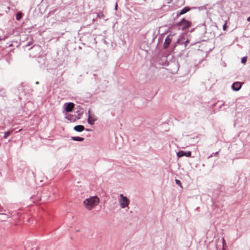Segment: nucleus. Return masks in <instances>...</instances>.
Instances as JSON below:
<instances>
[{
    "instance_id": "nucleus-28",
    "label": "nucleus",
    "mask_w": 250,
    "mask_h": 250,
    "mask_svg": "<svg viewBox=\"0 0 250 250\" xmlns=\"http://www.w3.org/2000/svg\"><path fill=\"white\" fill-rule=\"evenodd\" d=\"M224 105V104H222L221 105L219 106V108H221V107Z\"/></svg>"
},
{
    "instance_id": "nucleus-11",
    "label": "nucleus",
    "mask_w": 250,
    "mask_h": 250,
    "mask_svg": "<svg viewBox=\"0 0 250 250\" xmlns=\"http://www.w3.org/2000/svg\"><path fill=\"white\" fill-rule=\"evenodd\" d=\"M88 114L89 116L87 119V122L89 124L92 125L96 121V119L90 115V110H88Z\"/></svg>"
},
{
    "instance_id": "nucleus-24",
    "label": "nucleus",
    "mask_w": 250,
    "mask_h": 250,
    "mask_svg": "<svg viewBox=\"0 0 250 250\" xmlns=\"http://www.w3.org/2000/svg\"><path fill=\"white\" fill-rule=\"evenodd\" d=\"M222 241H223V246L224 245V244H225V239L224 238H222Z\"/></svg>"
},
{
    "instance_id": "nucleus-1",
    "label": "nucleus",
    "mask_w": 250,
    "mask_h": 250,
    "mask_svg": "<svg viewBox=\"0 0 250 250\" xmlns=\"http://www.w3.org/2000/svg\"><path fill=\"white\" fill-rule=\"evenodd\" d=\"M83 203L87 209L91 210L99 204V198L97 196H91L84 200Z\"/></svg>"
},
{
    "instance_id": "nucleus-25",
    "label": "nucleus",
    "mask_w": 250,
    "mask_h": 250,
    "mask_svg": "<svg viewBox=\"0 0 250 250\" xmlns=\"http://www.w3.org/2000/svg\"><path fill=\"white\" fill-rule=\"evenodd\" d=\"M117 3H116V5H115V10H117Z\"/></svg>"
},
{
    "instance_id": "nucleus-9",
    "label": "nucleus",
    "mask_w": 250,
    "mask_h": 250,
    "mask_svg": "<svg viewBox=\"0 0 250 250\" xmlns=\"http://www.w3.org/2000/svg\"><path fill=\"white\" fill-rule=\"evenodd\" d=\"M189 10H190V8L188 7V6L185 7L181 10H180V11L179 12L177 13V15L179 16V15H183V14L187 13Z\"/></svg>"
},
{
    "instance_id": "nucleus-22",
    "label": "nucleus",
    "mask_w": 250,
    "mask_h": 250,
    "mask_svg": "<svg viewBox=\"0 0 250 250\" xmlns=\"http://www.w3.org/2000/svg\"><path fill=\"white\" fill-rule=\"evenodd\" d=\"M189 42V41L188 39H187L185 41H184V43L185 45V46L186 47L187 45V44Z\"/></svg>"
},
{
    "instance_id": "nucleus-27",
    "label": "nucleus",
    "mask_w": 250,
    "mask_h": 250,
    "mask_svg": "<svg viewBox=\"0 0 250 250\" xmlns=\"http://www.w3.org/2000/svg\"><path fill=\"white\" fill-rule=\"evenodd\" d=\"M174 64H175L177 67V68L178 69L179 67H178V64L177 63H174Z\"/></svg>"
},
{
    "instance_id": "nucleus-18",
    "label": "nucleus",
    "mask_w": 250,
    "mask_h": 250,
    "mask_svg": "<svg viewBox=\"0 0 250 250\" xmlns=\"http://www.w3.org/2000/svg\"><path fill=\"white\" fill-rule=\"evenodd\" d=\"M83 112V111H81V110H77L76 111V113H77V117H79V119L80 118V117L82 115Z\"/></svg>"
},
{
    "instance_id": "nucleus-14",
    "label": "nucleus",
    "mask_w": 250,
    "mask_h": 250,
    "mask_svg": "<svg viewBox=\"0 0 250 250\" xmlns=\"http://www.w3.org/2000/svg\"><path fill=\"white\" fill-rule=\"evenodd\" d=\"M97 16L99 19H103L104 18V15L103 12H99L97 14Z\"/></svg>"
},
{
    "instance_id": "nucleus-4",
    "label": "nucleus",
    "mask_w": 250,
    "mask_h": 250,
    "mask_svg": "<svg viewBox=\"0 0 250 250\" xmlns=\"http://www.w3.org/2000/svg\"><path fill=\"white\" fill-rule=\"evenodd\" d=\"M74 104L71 102L66 103L64 104L63 107L66 112H71L73 108L74 107Z\"/></svg>"
},
{
    "instance_id": "nucleus-6",
    "label": "nucleus",
    "mask_w": 250,
    "mask_h": 250,
    "mask_svg": "<svg viewBox=\"0 0 250 250\" xmlns=\"http://www.w3.org/2000/svg\"><path fill=\"white\" fill-rule=\"evenodd\" d=\"M241 87L242 83L239 82H234L231 85L232 89L234 91H239Z\"/></svg>"
},
{
    "instance_id": "nucleus-20",
    "label": "nucleus",
    "mask_w": 250,
    "mask_h": 250,
    "mask_svg": "<svg viewBox=\"0 0 250 250\" xmlns=\"http://www.w3.org/2000/svg\"><path fill=\"white\" fill-rule=\"evenodd\" d=\"M175 183L177 185L180 186V187H182L181 186V183L180 180L178 179H175Z\"/></svg>"
},
{
    "instance_id": "nucleus-17",
    "label": "nucleus",
    "mask_w": 250,
    "mask_h": 250,
    "mask_svg": "<svg viewBox=\"0 0 250 250\" xmlns=\"http://www.w3.org/2000/svg\"><path fill=\"white\" fill-rule=\"evenodd\" d=\"M219 153V151H217L216 152H214V153H212V154H211L208 157V159L213 157V156H217L218 155V154Z\"/></svg>"
},
{
    "instance_id": "nucleus-15",
    "label": "nucleus",
    "mask_w": 250,
    "mask_h": 250,
    "mask_svg": "<svg viewBox=\"0 0 250 250\" xmlns=\"http://www.w3.org/2000/svg\"><path fill=\"white\" fill-rule=\"evenodd\" d=\"M22 17V14L21 13H18L16 15V18L17 20H20Z\"/></svg>"
},
{
    "instance_id": "nucleus-26",
    "label": "nucleus",
    "mask_w": 250,
    "mask_h": 250,
    "mask_svg": "<svg viewBox=\"0 0 250 250\" xmlns=\"http://www.w3.org/2000/svg\"><path fill=\"white\" fill-rule=\"evenodd\" d=\"M247 21H250V16L247 18Z\"/></svg>"
},
{
    "instance_id": "nucleus-2",
    "label": "nucleus",
    "mask_w": 250,
    "mask_h": 250,
    "mask_svg": "<svg viewBox=\"0 0 250 250\" xmlns=\"http://www.w3.org/2000/svg\"><path fill=\"white\" fill-rule=\"evenodd\" d=\"M177 25L179 29H181L182 31H184L190 27L191 23L189 21L183 18L180 22L177 23Z\"/></svg>"
},
{
    "instance_id": "nucleus-8",
    "label": "nucleus",
    "mask_w": 250,
    "mask_h": 250,
    "mask_svg": "<svg viewBox=\"0 0 250 250\" xmlns=\"http://www.w3.org/2000/svg\"><path fill=\"white\" fill-rule=\"evenodd\" d=\"M171 40H172V37L170 35L167 36L166 38L165 42L164 43V48L165 49H167L168 47V45L171 42Z\"/></svg>"
},
{
    "instance_id": "nucleus-21",
    "label": "nucleus",
    "mask_w": 250,
    "mask_h": 250,
    "mask_svg": "<svg viewBox=\"0 0 250 250\" xmlns=\"http://www.w3.org/2000/svg\"><path fill=\"white\" fill-rule=\"evenodd\" d=\"M33 44V42H29L26 44L25 45V47L29 46Z\"/></svg>"
},
{
    "instance_id": "nucleus-10",
    "label": "nucleus",
    "mask_w": 250,
    "mask_h": 250,
    "mask_svg": "<svg viewBox=\"0 0 250 250\" xmlns=\"http://www.w3.org/2000/svg\"><path fill=\"white\" fill-rule=\"evenodd\" d=\"M84 129V126L82 125H77L74 126V130L77 132H81Z\"/></svg>"
},
{
    "instance_id": "nucleus-3",
    "label": "nucleus",
    "mask_w": 250,
    "mask_h": 250,
    "mask_svg": "<svg viewBox=\"0 0 250 250\" xmlns=\"http://www.w3.org/2000/svg\"><path fill=\"white\" fill-rule=\"evenodd\" d=\"M120 199L119 200L120 206L121 208H125L128 207L129 204V200L123 194L120 195Z\"/></svg>"
},
{
    "instance_id": "nucleus-12",
    "label": "nucleus",
    "mask_w": 250,
    "mask_h": 250,
    "mask_svg": "<svg viewBox=\"0 0 250 250\" xmlns=\"http://www.w3.org/2000/svg\"><path fill=\"white\" fill-rule=\"evenodd\" d=\"M71 140L74 141L82 142L84 140V138L78 136H72L71 138Z\"/></svg>"
},
{
    "instance_id": "nucleus-16",
    "label": "nucleus",
    "mask_w": 250,
    "mask_h": 250,
    "mask_svg": "<svg viewBox=\"0 0 250 250\" xmlns=\"http://www.w3.org/2000/svg\"><path fill=\"white\" fill-rule=\"evenodd\" d=\"M10 133H11V132L10 131H8L5 132L4 135L3 136V138L4 139H6L9 136Z\"/></svg>"
},
{
    "instance_id": "nucleus-23",
    "label": "nucleus",
    "mask_w": 250,
    "mask_h": 250,
    "mask_svg": "<svg viewBox=\"0 0 250 250\" xmlns=\"http://www.w3.org/2000/svg\"><path fill=\"white\" fill-rule=\"evenodd\" d=\"M227 28V24H226V23H225L223 25V30H225Z\"/></svg>"
},
{
    "instance_id": "nucleus-5",
    "label": "nucleus",
    "mask_w": 250,
    "mask_h": 250,
    "mask_svg": "<svg viewBox=\"0 0 250 250\" xmlns=\"http://www.w3.org/2000/svg\"><path fill=\"white\" fill-rule=\"evenodd\" d=\"M65 118L70 121L74 122L79 119V117H77L76 115H72L70 114L65 113Z\"/></svg>"
},
{
    "instance_id": "nucleus-7",
    "label": "nucleus",
    "mask_w": 250,
    "mask_h": 250,
    "mask_svg": "<svg viewBox=\"0 0 250 250\" xmlns=\"http://www.w3.org/2000/svg\"><path fill=\"white\" fill-rule=\"evenodd\" d=\"M191 152L190 151H184L183 150H180L177 153V156L178 157H181L184 156H186V157H190L191 156Z\"/></svg>"
},
{
    "instance_id": "nucleus-29",
    "label": "nucleus",
    "mask_w": 250,
    "mask_h": 250,
    "mask_svg": "<svg viewBox=\"0 0 250 250\" xmlns=\"http://www.w3.org/2000/svg\"><path fill=\"white\" fill-rule=\"evenodd\" d=\"M36 84H39V82H36Z\"/></svg>"
},
{
    "instance_id": "nucleus-19",
    "label": "nucleus",
    "mask_w": 250,
    "mask_h": 250,
    "mask_svg": "<svg viewBox=\"0 0 250 250\" xmlns=\"http://www.w3.org/2000/svg\"><path fill=\"white\" fill-rule=\"evenodd\" d=\"M247 60V57H244L241 59V62L243 64H245V63H246Z\"/></svg>"
},
{
    "instance_id": "nucleus-13",
    "label": "nucleus",
    "mask_w": 250,
    "mask_h": 250,
    "mask_svg": "<svg viewBox=\"0 0 250 250\" xmlns=\"http://www.w3.org/2000/svg\"><path fill=\"white\" fill-rule=\"evenodd\" d=\"M184 41H185V37L182 35L177 40V43L179 44H183Z\"/></svg>"
}]
</instances>
